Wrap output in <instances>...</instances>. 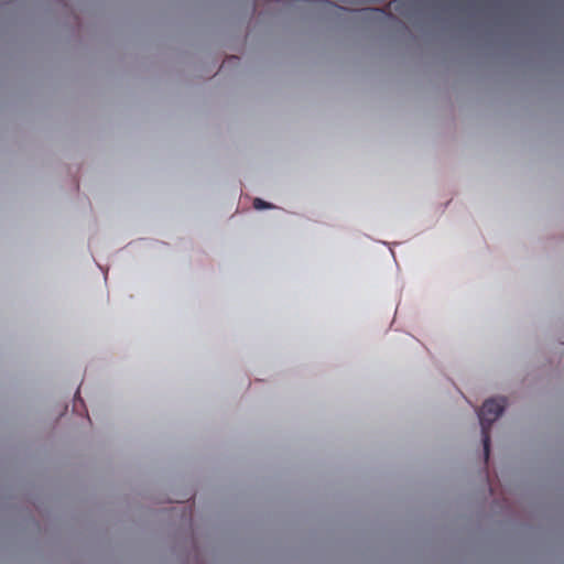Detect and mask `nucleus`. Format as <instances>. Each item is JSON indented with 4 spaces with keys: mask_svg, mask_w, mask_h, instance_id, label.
<instances>
[{
    "mask_svg": "<svg viewBox=\"0 0 564 564\" xmlns=\"http://www.w3.org/2000/svg\"><path fill=\"white\" fill-rule=\"evenodd\" d=\"M253 206L258 209H261V208H269L270 204L265 203L264 200H262L260 198H256L253 202Z\"/></svg>",
    "mask_w": 564,
    "mask_h": 564,
    "instance_id": "obj_2",
    "label": "nucleus"
},
{
    "mask_svg": "<svg viewBox=\"0 0 564 564\" xmlns=\"http://www.w3.org/2000/svg\"><path fill=\"white\" fill-rule=\"evenodd\" d=\"M371 11H373V12H380V13H383V12H384L383 10H379V9H371Z\"/></svg>",
    "mask_w": 564,
    "mask_h": 564,
    "instance_id": "obj_3",
    "label": "nucleus"
},
{
    "mask_svg": "<svg viewBox=\"0 0 564 564\" xmlns=\"http://www.w3.org/2000/svg\"><path fill=\"white\" fill-rule=\"evenodd\" d=\"M506 400L503 398L486 400L478 412L481 426L484 454L486 462L490 453V427L491 424L503 413Z\"/></svg>",
    "mask_w": 564,
    "mask_h": 564,
    "instance_id": "obj_1",
    "label": "nucleus"
}]
</instances>
